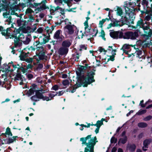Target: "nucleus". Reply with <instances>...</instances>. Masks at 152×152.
Masks as SVG:
<instances>
[{
	"label": "nucleus",
	"instance_id": "1",
	"mask_svg": "<svg viewBox=\"0 0 152 152\" xmlns=\"http://www.w3.org/2000/svg\"><path fill=\"white\" fill-rule=\"evenodd\" d=\"M86 70L84 66L80 65L76 71L78 82H83L85 83L84 86H85L95 82L94 76L95 75V72L96 71V69H93L92 70L87 71L85 75Z\"/></svg>",
	"mask_w": 152,
	"mask_h": 152
},
{
	"label": "nucleus",
	"instance_id": "2",
	"mask_svg": "<svg viewBox=\"0 0 152 152\" xmlns=\"http://www.w3.org/2000/svg\"><path fill=\"white\" fill-rule=\"evenodd\" d=\"M147 24H144L142 27V28L144 31L145 34L143 35L145 41L148 39L152 35V29L150 28L149 22L147 21Z\"/></svg>",
	"mask_w": 152,
	"mask_h": 152
},
{
	"label": "nucleus",
	"instance_id": "3",
	"mask_svg": "<svg viewBox=\"0 0 152 152\" xmlns=\"http://www.w3.org/2000/svg\"><path fill=\"white\" fill-rule=\"evenodd\" d=\"M1 5L2 7H4V10H5L6 12H4L3 14V16L4 18H8L6 20L5 22L8 23L7 24L10 25L12 23V17L10 16V11H7L8 8L7 6H5L3 4H1Z\"/></svg>",
	"mask_w": 152,
	"mask_h": 152
},
{
	"label": "nucleus",
	"instance_id": "4",
	"mask_svg": "<svg viewBox=\"0 0 152 152\" xmlns=\"http://www.w3.org/2000/svg\"><path fill=\"white\" fill-rule=\"evenodd\" d=\"M91 134L88 135L85 137H81L80 139V140L82 142V144L85 145L86 146V147L85 148L84 152H89L90 142L89 141L88 142H87L86 141L91 138Z\"/></svg>",
	"mask_w": 152,
	"mask_h": 152
},
{
	"label": "nucleus",
	"instance_id": "5",
	"mask_svg": "<svg viewBox=\"0 0 152 152\" xmlns=\"http://www.w3.org/2000/svg\"><path fill=\"white\" fill-rule=\"evenodd\" d=\"M133 16L132 18H131L130 15H125L124 16H122L121 18L120 19V22L122 23L121 26H123L124 24L128 25L130 24V21L131 20V19L133 20Z\"/></svg>",
	"mask_w": 152,
	"mask_h": 152
},
{
	"label": "nucleus",
	"instance_id": "6",
	"mask_svg": "<svg viewBox=\"0 0 152 152\" xmlns=\"http://www.w3.org/2000/svg\"><path fill=\"white\" fill-rule=\"evenodd\" d=\"M110 36L114 39L122 38L123 37V32L121 31H113L110 33Z\"/></svg>",
	"mask_w": 152,
	"mask_h": 152
},
{
	"label": "nucleus",
	"instance_id": "7",
	"mask_svg": "<svg viewBox=\"0 0 152 152\" xmlns=\"http://www.w3.org/2000/svg\"><path fill=\"white\" fill-rule=\"evenodd\" d=\"M11 66V65H9L7 63H4L2 66H0L2 72H5L6 73H8L9 72H11L13 71V69H10Z\"/></svg>",
	"mask_w": 152,
	"mask_h": 152
},
{
	"label": "nucleus",
	"instance_id": "8",
	"mask_svg": "<svg viewBox=\"0 0 152 152\" xmlns=\"http://www.w3.org/2000/svg\"><path fill=\"white\" fill-rule=\"evenodd\" d=\"M147 21L143 20L141 18H140V20H138L137 22V23L136 26H132V28H134L135 29H137L138 28H142V26L145 24H147Z\"/></svg>",
	"mask_w": 152,
	"mask_h": 152
},
{
	"label": "nucleus",
	"instance_id": "9",
	"mask_svg": "<svg viewBox=\"0 0 152 152\" xmlns=\"http://www.w3.org/2000/svg\"><path fill=\"white\" fill-rule=\"evenodd\" d=\"M36 55L39 57V59L37 58L36 60L39 62V60H43L45 59V57H47L45 55V51H40L38 53H36Z\"/></svg>",
	"mask_w": 152,
	"mask_h": 152
},
{
	"label": "nucleus",
	"instance_id": "10",
	"mask_svg": "<svg viewBox=\"0 0 152 152\" xmlns=\"http://www.w3.org/2000/svg\"><path fill=\"white\" fill-rule=\"evenodd\" d=\"M17 72L16 76L14 77L15 80H20L22 81H25L26 79L23 75H22L21 72L18 70H17Z\"/></svg>",
	"mask_w": 152,
	"mask_h": 152
},
{
	"label": "nucleus",
	"instance_id": "11",
	"mask_svg": "<svg viewBox=\"0 0 152 152\" xmlns=\"http://www.w3.org/2000/svg\"><path fill=\"white\" fill-rule=\"evenodd\" d=\"M79 83H77L74 85L73 87V89L71 91V92L72 93H73L75 92L76 91V89L79 88L80 87H81L82 86L84 87H86L88 86V85H86V86H84V85H85V83H84L83 82H78Z\"/></svg>",
	"mask_w": 152,
	"mask_h": 152
},
{
	"label": "nucleus",
	"instance_id": "12",
	"mask_svg": "<svg viewBox=\"0 0 152 152\" xmlns=\"http://www.w3.org/2000/svg\"><path fill=\"white\" fill-rule=\"evenodd\" d=\"M24 50H22L19 56L20 60L23 61L25 60L26 59V58L28 57V54H30V52L29 51L26 52Z\"/></svg>",
	"mask_w": 152,
	"mask_h": 152
},
{
	"label": "nucleus",
	"instance_id": "13",
	"mask_svg": "<svg viewBox=\"0 0 152 152\" xmlns=\"http://www.w3.org/2000/svg\"><path fill=\"white\" fill-rule=\"evenodd\" d=\"M68 51L69 49L62 46L58 50V53L61 56L66 55L68 53Z\"/></svg>",
	"mask_w": 152,
	"mask_h": 152
},
{
	"label": "nucleus",
	"instance_id": "14",
	"mask_svg": "<svg viewBox=\"0 0 152 152\" xmlns=\"http://www.w3.org/2000/svg\"><path fill=\"white\" fill-rule=\"evenodd\" d=\"M42 4L40 7H38L37 8V10L39 12H41L42 10L46 9H49V8L47 6L46 4L47 2L46 0H42Z\"/></svg>",
	"mask_w": 152,
	"mask_h": 152
},
{
	"label": "nucleus",
	"instance_id": "15",
	"mask_svg": "<svg viewBox=\"0 0 152 152\" xmlns=\"http://www.w3.org/2000/svg\"><path fill=\"white\" fill-rule=\"evenodd\" d=\"M125 10L126 15H130V16L131 18H132L133 16H134V10H131L129 7L126 6L125 7Z\"/></svg>",
	"mask_w": 152,
	"mask_h": 152
},
{
	"label": "nucleus",
	"instance_id": "16",
	"mask_svg": "<svg viewBox=\"0 0 152 152\" xmlns=\"http://www.w3.org/2000/svg\"><path fill=\"white\" fill-rule=\"evenodd\" d=\"M72 44V42L69 39L65 40L63 41L61 43L62 46L69 49Z\"/></svg>",
	"mask_w": 152,
	"mask_h": 152
},
{
	"label": "nucleus",
	"instance_id": "17",
	"mask_svg": "<svg viewBox=\"0 0 152 152\" xmlns=\"http://www.w3.org/2000/svg\"><path fill=\"white\" fill-rule=\"evenodd\" d=\"M88 32L90 33V35H92V37H95L98 33V30L96 28L92 29L90 28L88 29Z\"/></svg>",
	"mask_w": 152,
	"mask_h": 152
},
{
	"label": "nucleus",
	"instance_id": "18",
	"mask_svg": "<svg viewBox=\"0 0 152 152\" xmlns=\"http://www.w3.org/2000/svg\"><path fill=\"white\" fill-rule=\"evenodd\" d=\"M13 1V3L9 6L10 9V10H15L17 11L18 9V6L17 5V2L16 1Z\"/></svg>",
	"mask_w": 152,
	"mask_h": 152
},
{
	"label": "nucleus",
	"instance_id": "19",
	"mask_svg": "<svg viewBox=\"0 0 152 152\" xmlns=\"http://www.w3.org/2000/svg\"><path fill=\"white\" fill-rule=\"evenodd\" d=\"M98 142V141L97 140L93 142H90L89 152H94V146L96 145V143Z\"/></svg>",
	"mask_w": 152,
	"mask_h": 152
},
{
	"label": "nucleus",
	"instance_id": "20",
	"mask_svg": "<svg viewBox=\"0 0 152 152\" xmlns=\"http://www.w3.org/2000/svg\"><path fill=\"white\" fill-rule=\"evenodd\" d=\"M43 36L45 37L43 39V42H41L40 45H41L45 44L48 42L50 39V36L49 34H48V36H47L45 34H43Z\"/></svg>",
	"mask_w": 152,
	"mask_h": 152
},
{
	"label": "nucleus",
	"instance_id": "21",
	"mask_svg": "<svg viewBox=\"0 0 152 152\" xmlns=\"http://www.w3.org/2000/svg\"><path fill=\"white\" fill-rule=\"evenodd\" d=\"M149 14L146 16L144 20L145 21H149L152 18V4H151V7L149 10Z\"/></svg>",
	"mask_w": 152,
	"mask_h": 152
},
{
	"label": "nucleus",
	"instance_id": "22",
	"mask_svg": "<svg viewBox=\"0 0 152 152\" xmlns=\"http://www.w3.org/2000/svg\"><path fill=\"white\" fill-rule=\"evenodd\" d=\"M18 136H13L12 137V138L9 137L7 140L6 143L7 144H10L14 142H16L17 138H18Z\"/></svg>",
	"mask_w": 152,
	"mask_h": 152
},
{
	"label": "nucleus",
	"instance_id": "23",
	"mask_svg": "<svg viewBox=\"0 0 152 152\" xmlns=\"http://www.w3.org/2000/svg\"><path fill=\"white\" fill-rule=\"evenodd\" d=\"M64 28L68 29V33L69 34H73L74 30L72 26L71 25H67L65 26Z\"/></svg>",
	"mask_w": 152,
	"mask_h": 152
},
{
	"label": "nucleus",
	"instance_id": "24",
	"mask_svg": "<svg viewBox=\"0 0 152 152\" xmlns=\"http://www.w3.org/2000/svg\"><path fill=\"white\" fill-rule=\"evenodd\" d=\"M151 141V138L147 139L144 140L143 142L144 147L145 148H148V145Z\"/></svg>",
	"mask_w": 152,
	"mask_h": 152
},
{
	"label": "nucleus",
	"instance_id": "25",
	"mask_svg": "<svg viewBox=\"0 0 152 152\" xmlns=\"http://www.w3.org/2000/svg\"><path fill=\"white\" fill-rule=\"evenodd\" d=\"M138 36L139 34L137 31H134V32H131L130 39L132 40L135 39Z\"/></svg>",
	"mask_w": 152,
	"mask_h": 152
},
{
	"label": "nucleus",
	"instance_id": "26",
	"mask_svg": "<svg viewBox=\"0 0 152 152\" xmlns=\"http://www.w3.org/2000/svg\"><path fill=\"white\" fill-rule=\"evenodd\" d=\"M134 46H133L132 45H129L126 44H124L121 48V50H124L127 49L129 50V52H130L131 49H130V47H133Z\"/></svg>",
	"mask_w": 152,
	"mask_h": 152
},
{
	"label": "nucleus",
	"instance_id": "27",
	"mask_svg": "<svg viewBox=\"0 0 152 152\" xmlns=\"http://www.w3.org/2000/svg\"><path fill=\"white\" fill-rule=\"evenodd\" d=\"M42 90H37L35 91V95L37 97V99H41L43 97V95L42 93L40 92Z\"/></svg>",
	"mask_w": 152,
	"mask_h": 152
},
{
	"label": "nucleus",
	"instance_id": "28",
	"mask_svg": "<svg viewBox=\"0 0 152 152\" xmlns=\"http://www.w3.org/2000/svg\"><path fill=\"white\" fill-rule=\"evenodd\" d=\"M61 31V30L60 29L57 30L54 34L53 36L54 38L56 39H58L61 38L60 36Z\"/></svg>",
	"mask_w": 152,
	"mask_h": 152
},
{
	"label": "nucleus",
	"instance_id": "29",
	"mask_svg": "<svg viewBox=\"0 0 152 152\" xmlns=\"http://www.w3.org/2000/svg\"><path fill=\"white\" fill-rule=\"evenodd\" d=\"M28 17L29 18V19H28L27 21L26 20H24L23 21V22H24L25 24H26V23H28L29 22H33L32 20H35V18L31 14L30 15H28Z\"/></svg>",
	"mask_w": 152,
	"mask_h": 152
},
{
	"label": "nucleus",
	"instance_id": "30",
	"mask_svg": "<svg viewBox=\"0 0 152 152\" xmlns=\"http://www.w3.org/2000/svg\"><path fill=\"white\" fill-rule=\"evenodd\" d=\"M128 147L129 151L132 152L135 151L136 148V146L134 144H133L130 145Z\"/></svg>",
	"mask_w": 152,
	"mask_h": 152
},
{
	"label": "nucleus",
	"instance_id": "31",
	"mask_svg": "<svg viewBox=\"0 0 152 152\" xmlns=\"http://www.w3.org/2000/svg\"><path fill=\"white\" fill-rule=\"evenodd\" d=\"M80 56L79 53H76V54H74L72 55L73 58H72L74 59L75 61H79L78 60L79 59Z\"/></svg>",
	"mask_w": 152,
	"mask_h": 152
},
{
	"label": "nucleus",
	"instance_id": "32",
	"mask_svg": "<svg viewBox=\"0 0 152 152\" xmlns=\"http://www.w3.org/2000/svg\"><path fill=\"white\" fill-rule=\"evenodd\" d=\"M131 32H127L124 33V35L123 34V38L124 39H130Z\"/></svg>",
	"mask_w": 152,
	"mask_h": 152
},
{
	"label": "nucleus",
	"instance_id": "33",
	"mask_svg": "<svg viewBox=\"0 0 152 152\" xmlns=\"http://www.w3.org/2000/svg\"><path fill=\"white\" fill-rule=\"evenodd\" d=\"M137 126L140 128H144L147 126L148 124L145 122H140L138 123Z\"/></svg>",
	"mask_w": 152,
	"mask_h": 152
},
{
	"label": "nucleus",
	"instance_id": "34",
	"mask_svg": "<svg viewBox=\"0 0 152 152\" xmlns=\"http://www.w3.org/2000/svg\"><path fill=\"white\" fill-rule=\"evenodd\" d=\"M119 139L121 141V143L124 144L127 142L128 138L127 136H125L123 138H120Z\"/></svg>",
	"mask_w": 152,
	"mask_h": 152
},
{
	"label": "nucleus",
	"instance_id": "35",
	"mask_svg": "<svg viewBox=\"0 0 152 152\" xmlns=\"http://www.w3.org/2000/svg\"><path fill=\"white\" fill-rule=\"evenodd\" d=\"M151 101H150V99L148 100V101L146 102L145 104H143L144 100H142L140 101V105L141 106V107L142 108L145 107L146 105L148 104V103L149 102H151Z\"/></svg>",
	"mask_w": 152,
	"mask_h": 152
},
{
	"label": "nucleus",
	"instance_id": "36",
	"mask_svg": "<svg viewBox=\"0 0 152 152\" xmlns=\"http://www.w3.org/2000/svg\"><path fill=\"white\" fill-rule=\"evenodd\" d=\"M5 134L8 135L12 136L13 135L12 134L11 131V129L9 127H7L5 131Z\"/></svg>",
	"mask_w": 152,
	"mask_h": 152
},
{
	"label": "nucleus",
	"instance_id": "37",
	"mask_svg": "<svg viewBox=\"0 0 152 152\" xmlns=\"http://www.w3.org/2000/svg\"><path fill=\"white\" fill-rule=\"evenodd\" d=\"M117 13L118 15L121 16L123 15V12L121 7H117Z\"/></svg>",
	"mask_w": 152,
	"mask_h": 152
},
{
	"label": "nucleus",
	"instance_id": "38",
	"mask_svg": "<svg viewBox=\"0 0 152 152\" xmlns=\"http://www.w3.org/2000/svg\"><path fill=\"white\" fill-rule=\"evenodd\" d=\"M26 1H24L25 2V3H19V6L21 7L22 8H23L25 7L26 6H28L29 5V3H26V1L27 0H25Z\"/></svg>",
	"mask_w": 152,
	"mask_h": 152
},
{
	"label": "nucleus",
	"instance_id": "39",
	"mask_svg": "<svg viewBox=\"0 0 152 152\" xmlns=\"http://www.w3.org/2000/svg\"><path fill=\"white\" fill-rule=\"evenodd\" d=\"M33 67V66L31 64H28L26 66V69L28 71V72H31V70H28L29 69H31V70L32 69V68Z\"/></svg>",
	"mask_w": 152,
	"mask_h": 152
},
{
	"label": "nucleus",
	"instance_id": "40",
	"mask_svg": "<svg viewBox=\"0 0 152 152\" xmlns=\"http://www.w3.org/2000/svg\"><path fill=\"white\" fill-rule=\"evenodd\" d=\"M60 10L61 11L63 12L64 11V9H63L61 7H59V6H57L56 7H54V10H53L52 9H51L50 10H51L53 11L54 12L55 11H56L57 10Z\"/></svg>",
	"mask_w": 152,
	"mask_h": 152
},
{
	"label": "nucleus",
	"instance_id": "41",
	"mask_svg": "<svg viewBox=\"0 0 152 152\" xmlns=\"http://www.w3.org/2000/svg\"><path fill=\"white\" fill-rule=\"evenodd\" d=\"M147 111L146 110H139L137 113L136 115H141L145 113Z\"/></svg>",
	"mask_w": 152,
	"mask_h": 152
},
{
	"label": "nucleus",
	"instance_id": "42",
	"mask_svg": "<svg viewBox=\"0 0 152 152\" xmlns=\"http://www.w3.org/2000/svg\"><path fill=\"white\" fill-rule=\"evenodd\" d=\"M19 70H21V71L23 72V74L28 72L26 68H24L23 66H20L19 67H18L17 70L19 71Z\"/></svg>",
	"mask_w": 152,
	"mask_h": 152
},
{
	"label": "nucleus",
	"instance_id": "43",
	"mask_svg": "<svg viewBox=\"0 0 152 152\" xmlns=\"http://www.w3.org/2000/svg\"><path fill=\"white\" fill-rule=\"evenodd\" d=\"M42 1L41 2L39 3H34V5L33 4V6L32 5H31L29 4V7H37L39 5H40L41 4H42Z\"/></svg>",
	"mask_w": 152,
	"mask_h": 152
},
{
	"label": "nucleus",
	"instance_id": "44",
	"mask_svg": "<svg viewBox=\"0 0 152 152\" xmlns=\"http://www.w3.org/2000/svg\"><path fill=\"white\" fill-rule=\"evenodd\" d=\"M31 41V39L28 37H26V40L23 41V43L25 45H27Z\"/></svg>",
	"mask_w": 152,
	"mask_h": 152
},
{
	"label": "nucleus",
	"instance_id": "45",
	"mask_svg": "<svg viewBox=\"0 0 152 152\" xmlns=\"http://www.w3.org/2000/svg\"><path fill=\"white\" fill-rule=\"evenodd\" d=\"M117 138H115L114 136H113L110 140V142L111 143H115L117 142Z\"/></svg>",
	"mask_w": 152,
	"mask_h": 152
},
{
	"label": "nucleus",
	"instance_id": "46",
	"mask_svg": "<svg viewBox=\"0 0 152 152\" xmlns=\"http://www.w3.org/2000/svg\"><path fill=\"white\" fill-rule=\"evenodd\" d=\"M35 90L34 89L30 88L28 91V94L29 96H31L34 94V92H35Z\"/></svg>",
	"mask_w": 152,
	"mask_h": 152
},
{
	"label": "nucleus",
	"instance_id": "47",
	"mask_svg": "<svg viewBox=\"0 0 152 152\" xmlns=\"http://www.w3.org/2000/svg\"><path fill=\"white\" fill-rule=\"evenodd\" d=\"M24 61H25L28 63H32L33 61V58L30 57L29 58H26Z\"/></svg>",
	"mask_w": 152,
	"mask_h": 152
},
{
	"label": "nucleus",
	"instance_id": "48",
	"mask_svg": "<svg viewBox=\"0 0 152 152\" xmlns=\"http://www.w3.org/2000/svg\"><path fill=\"white\" fill-rule=\"evenodd\" d=\"M115 21L114 22L113 24H114L113 25L114 26H121V25H120L119 24H118V23L120 22V20H116L115 19H114Z\"/></svg>",
	"mask_w": 152,
	"mask_h": 152
},
{
	"label": "nucleus",
	"instance_id": "49",
	"mask_svg": "<svg viewBox=\"0 0 152 152\" xmlns=\"http://www.w3.org/2000/svg\"><path fill=\"white\" fill-rule=\"evenodd\" d=\"M37 97L36 96V95L33 96L31 97V99L33 101H34L35 102H37L39 101V99H37Z\"/></svg>",
	"mask_w": 152,
	"mask_h": 152
},
{
	"label": "nucleus",
	"instance_id": "50",
	"mask_svg": "<svg viewBox=\"0 0 152 152\" xmlns=\"http://www.w3.org/2000/svg\"><path fill=\"white\" fill-rule=\"evenodd\" d=\"M115 56L114 55H112L110 56V58L108 59V60L107 62H106L105 63V64H106L107 63V62L109 61L110 60L112 61H113L115 60Z\"/></svg>",
	"mask_w": 152,
	"mask_h": 152
},
{
	"label": "nucleus",
	"instance_id": "51",
	"mask_svg": "<svg viewBox=\"0 0 152 152\" xmlns=\"http://www.w3.org/2000/svg\"><path fill=\"white\" fill-rule=\"evenodd\" d=\"M16 40H14V46L15 47H16L18 46L19 45V38L15 39Z\"/></svg>",
	"mask_w": 152,
	"mask_h": 152
},
{
	"label": "nucleus",
	"instance_id": "52",
	"mask_svg": "<svg viewBox=\"0 0 152 152\" xmlns=\"http://www.w3.org/2000/svg\"><path fill=\"white\" fill-rule=\"evenodd\" d=\"M69 82L68 80H65L62 82L63 85L64 86H66L69 84Z\"/></svg>",
	"mask_w": 152,
	"mask_h": 152
},
{
	"label": "nucleus",
	"instance_id": "53",
	"mask_svg": "<svg viewBox=\"0 0 152 152\" xmlns=\"http://www.w3.org/2000/svg\"><path fill=\"white\" fill-rule=\"evenodd\" d=\"M148 2L147 0H142V4L143 6H147L148 5Z\"/></svg>",
	"mask_w": 152,
	"mask_h": 152
},
{
	"label": "nucleus",
	"instance_id": "54",
	"mask_svg": "<svg viewBox=\"0 0 152 152\" xmlns=\"http://www.w3.org/2000/svg\"><path fill=\"white\" fill-rule=\"evenodd\" d=\"M59 89V86L57 85H55L53 86L51 89L55 91L58 90Z\"/></svg>",
	"mask_w": 152,
	"mask_h": 152
},
{
	"label": "nucleus",
	"instance_id": "55",
	"mask_svg": "<svg viewBox=\"0 0 152 152\" xmlns=\"http://www.w3.org/2000/svg\"><path fill=\"white\" fill-rule=\"evenodd\" d=\"M33 12H34L31 9L28 8L26 10L25 12V14H27L29 13H31Z\"/></svg>",
	"mask_w": 152,
	"mask_h": 152
},
{
	"label": "nucleus",
	"instance_id": "56",
	"mask_svg": "<svg viewBox=\"0 0 152 152\" xmlns=\"http://www.w3.org/2000/svg\"><path fill=\"white\" fill-rule=\"evenodd\" d=\"M152 118V116L151 115H149L144 118L143 119L145 121H150Z\"/></svg>",
	"mask_w": 152,
	"mask_h": 152
},
{
	"label": "nucleus",
	"instance_id": "57",
	"mask_svg": "<svg viewBox=\"0 0 152 152\" xmlns=\"http://www.w3.org/2000/svg\"><path fill=\"white\" fill-rule=\"evenodd\" d=\"M105 22V20L102 19V20H100L99 22V25H100L99 27L102 28L103 27V24Z\"/></svg>",
	"mask_w": 152,
	"mask_h": 152
},
{
	"label": "nucleus",
	"instance_id": "58",
	"mask_svg": "<svg viewBox=\"0 0 152 152\" xmlns=\"http://www.w3.org/2000/svg\"><path fill=\"white\" fill-rule=\"evenodd\" d=\"M84 26H85L84 28V29L86 30L87 28H88V27H89L88 24V21L86 20L84 23Z\"/></svg>",
	"mask_w": 152,
	"mask_h": 152
},
{
	"label": "nucleus",
	"instance_id": "59",
	"mask_svg": "<svg viewBox=\"0 0 152 152\" xmlns=\"http://www.w3.org/2000/svg\"><path fill=\"white\" fill-rule=\"evenodd\" d=\"M96 123L97 125V127L100 128L101 126L103 124V123L101 122V121L98 120L97 121Z\"/></svg>",
	"mask_w": 152,
	"mask_h": 152
},
{
	"label": "nucleus",
	"instance_id": "60",
	"mask_svg": "<svg viewBox=\"0 0 152 152\" xmlns=\"http://www.w3.org/2000/svg\"><path fill=\"white\" fill-rule=\"evenodd\" d=\"M87 48L86 46L85 45H80V51H81L83 49L86 50Z\"/></svg>",
	"mask_w": 152,
	"mask_h": 152
},
{
	"label": "nucleus",
	"instance_id": "61",
	"mask_svg": "<svg viewBox=\"0 0 152 152\" xmlns=\"http://www.w3.org/2000/svg\"><path fill=\"white\" fill-rule=\"evenodd\" d=\"M15 28V30L14 31V33H16L17 34H20V31L21 30V29L20 28V27H19L18 29H16V28Z\"/></svg>",
	"mask_w": 152,
	"mask_h": 152
},
{
	"label": "nucleus",
	"instance_id": "62",
	"mask_svg": "<svg viewBox=\"0 0 152 152\" xmlns=\"http://www.w3.org/2000/svg\"><path fill=\"white\" fill-rule=\"evenodd\" d=\"M27 77L28 80H30L34 78V76L32 74H28L27 75Z\"/></svg>",
	"mask_w": 152,
	"mask_h": 152
},
{
	"label": "nucleus",
	"instance_id": "63",
	"mask_svg": "<svg viewBox=\"0 0 152 152\" xmlns=\"http://www.w3.org/2000/svg\"><path fill=\"white\" fill-rule=\"evenodd\" d=\"M43 101L46 100L48 101L51 100V99H49V97L47 96H44L43 95V97L42 99Z\"/></svg>",
	"mask_w": 152,
	"mask_h": 152
},
{
	"label": "nucleus",
	"instance_id": "64",
	"mask_svg": "<svg viewBox=\"0 0 152 152\" xmlns=\"http://www.w3.org/2000/svg\"><path fill=\"white\" fill-rule=\"evenodd\" d=\"M43 65L42 64H39L37 66V69H40L43 68Z\"/></svg>",
	"mask_w": 152,
	"mask_h": 152
}]
</instances>
